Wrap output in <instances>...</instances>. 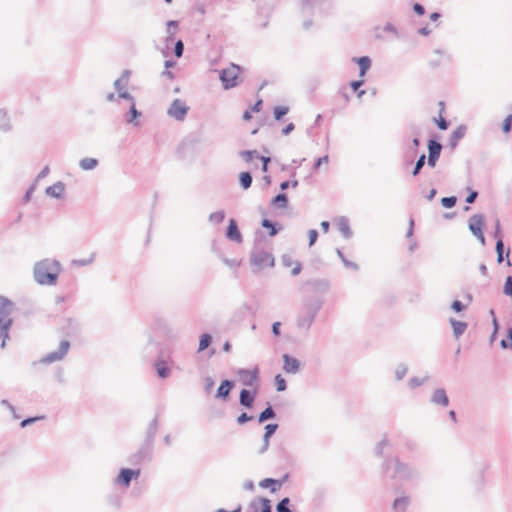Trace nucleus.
<instances>
[{"mask_svg":"<svg viewBox=\"0 0 512 512\" xmlns=\"http://www.w3.org/2000/svg\"><path fill=\"white\" fill-rule=\"evenodd\" d=\"M61 271L57 260L44 259L34 266V278L41 285H55Z\"/></svg>","mask_w":512,"mask_h":512,"instance_id":"obj_1","label":"nucleus"},{"mask_svg":"<svg viewBox=\"0 0 512 512\" xmlns=\"http://www.w3.org/2000/svg\"><path fill=\"white\" fill-rule=\"evenodd\" d=\"M14 311V304L6 297L0 296V340L1 347L5 346L6 339L9 338L8 330L12 326V313Z\"/></svg>","mask_w":512,"mask_h":512,"instance_id":"obj_2","label":"nucleus"},{"mask_svg":"<svg viewBox=\"0 0 512 512\" xmlns=\"http://www.w3.org/2000/svg\"><path fill=\"white\" fill-rule=\"evenodd\" d=\"M220 80L225 89H230L238 85L241 80V68L236 64H230L220 73Z\"/></svg>","mask_w":512,"mask_h":512,"instance_id":"obj_3","label":"nucleus"},{"mask_svg":"<svg viewBox=\"0 0 512 512\" xmlns=\"http://www.w3.org/2000/svg\"><path fill=\"white\" fill-rule=\"evenodd\" d=\"M239 381L247 387L253 390H258L259 383V368L254 367L253 369H241L237 372Z\"/></svg>","mask_w":512,"mask_h":512,"instance_id":"obj_4","label":"nucleus"},{"mask_svg":"<svg viewBox=\"0 0 512 512\" xmlns=\"http://www.w3.org/2000/svg\"><path fill=\"white\" fill-rule=\"evenodd\" d=\"M251 261L258 268H267L274 265L273 256L264 250H257L252 254Z\"/></svg>","mask_w":512,"mask_h":512,"instance_id":"obj_5","label":"nucleus"},{"mask_svg":"<svg viewBox=\"0 0 512 512\" xmlns=\"http://www.w3.org/2000/svg\"><path fill=\"white\" fill-rule=\"evenodd\" d=\"M483 228H484L483 216L473 215L469 219V229L480 240L481 244L485 243V238L483 235Z\"/></svg>","mask_w":512,"mask_h":512,"instance_id":"obj_6","label":"nucleus"},{"mask_svg":"<svg viewBox=\"0 0 512 512\" xmlns=\"http://www.w3.org/2000/svg\"><path fill=\"white\" fill-rule=\"evenodd\" d=\"M240 155L243 158V160L247 163L252 162L256 158L260 159L262 161V171H268V164L271 161L269 157L259 156L256 150L243 151L241 152Z\"/></svg>","mask_w":512,"mask_h":512,"instance_id":"obj_7","label":"nucleus"},{"mask_svg":"<svg viewBox=\"0 0 512 512\" xmlns=\"http://www.w3.org/2000/svg\"><path fill=\"white\" fill-rule=\"evenodd\" d=\"M428 150H429L428 164L431 167H434L436 165V162H437L439 156H440L442 146L438 142H436L434 140H430L428 143Z\"/></svg>","mask_w":512,"mask_h":512,"instance_id":"obj_8","label":"nucleus"},{"mask_svg":"<svg viewBox=\"0 0 512 512\" xmlns=\"http://www.w3.org/2000/svg\"><path fill=\"white\" fill-rule=\"evenodd\" d=\"M139 475L140 470L122 469L116 481L117 483L122 484L125 487H128L131 479L133 477H138Z\"/></svg>","mask_w":512,"mask_h":512,"instance_id":"obj_9","label":"nucleus"},{"mask_svg":"<svg viewBox=\"0 0 512 512\" xmlns=\"http://www.w3.org/2000/svg\"><path fill=\"white\" fill-rule=\"evenodd\" d=\"M168 113L176 119H182L187 113V107L180 100H175L170 106Z\"/></svg>","mask_w":512,"mask_h":512,"instance_id":"obj_10","label":"nucleus"},{"mask_svg":"<svg viewBox=\"0 0 512 512\" xmlns=\"http://www.w3.org/2000/svg\"><path fill=\"white\" fill-rule=\"evenodd\" d=\"M226 236L228 239L235 241V242H241L242 236L238 229L237 223L234 219L229 220V225L227 228Z\"/></svg>","mask_w":512,"mask_h":512,"instance_id":"obj_11","label":"nucleus"},{"mask_svg":"<svg viewBox=\"0 0 512 512\" xmlns=\"http://www.w3.org/2000/svg\"><path fill=\"white\" fill-rule=\"evenodd\" d=\"M284 365L283 369L287 373H296L299 369L300 363L296 358L290 357L289 355H283Z\"/></svg>","mask_w":512,"mask_h":512,"instance_id":"obj_12","label":"nucleus"},{"mask_svg":"<svg viewBox=\"0 0 512 512\" xmlns=\"http://www.w3.org/2000/svg\"><path fill=\"white\" fill-rule=\"evenodd\" d=\"M257 394V390L249 391L246 389L241 390L240 392V403L245 407H252L253 402L255 400Z\"/></svg>","mask_w":512,"mask_h":512,"instance_id":"obj_13","label":"nucleus"},{"mask_svg":"<svg viewBox=\"0 0 512 512\" xmlns=\"http://www.w3.org/2000/svg\"><path fill=\"white\" fill-rule=\"evenodd\" d=\"M69 349V342L62 341L60 344V351L56 353H51L44 359L45 362H53L56 360H60L67 353Z\"/></svg>","mask_w":512,"mask_h":512,"instance_id":"obj_14","label":"nucleus"},{"mask_svg":"<svg viewBox=\"0 0 512 512\" xmlns=\"http://www.w3.org/2000/svg\"><path fill=\"white\" fill-rule=\"evenodd\" d=\"M432 401L437 405L446 407L449 404V398L444 389H437L434 391Z\"/></svg>","mask_w":512,"mask_h":512,"instance_id":"obj_15","label":"nucleus"},{"mask_svg":"<svg viewBox=\"0 0 512 512\" xmlns=\"http://www.w3.org/2000/svg\"><path fill=\"white\" fill-rule=\"evenodd\" d=\"M465 134H466L465 126L461 125V126L457 127L450 136V146L452 148H455L458 145L459 141L465 136Z\"/></svg>","mask_w":512,"mask_h":512,"instance_id":"obj_16","label":"nucleus"},{"mask_svg":"<svg viewBox=\"0 0 512 512\" xmlns=\"http://www.w3.org/2000/svg\"><path fill=\"white\" fill-rule=\"evenodd\" d=\"M232 387H233V384H232L231 381L224 380L220 384V386H219V388L217 390L216 397L222 398L223 400H226L228 398V396H229V393H230Z\"/></svg>","mask_w":512,"mask_h":512,"instance_id":"obj_17","label":"nucleus"},{"mask_svg":"<svg viewBox=\"0 0 512 512\" xmlns=\"http://www.w3.org/2000/svg\"><path fill=\"white\" fill-rule=\"evenodd\" d=\"M357 63L360 68V77L363 78L371 66V60L369 57L363 56L357 59Z\"/></svg>","mask_w":512,"mask_h":512,"instance_id":"obj_18","label":"nucleus"},{"mask_svg":"<svg viewBox=\"0 0 512 512\" xmlns=\"http://www.w3.org/2000/svg\"><path fill=\"white\" fill-rule=\"evenodd\" d=\"M451 325H452L453 332L456 337H459L460 335H462L465 332V330L467 329V323L462 322V321H457V320L452 319Z\"/></svg>","mask_w":512,"mask_h":512,"instance_id":"obj_19","label":"nucleus"},{"mask_svg":"<svg viewBox=\"0 0 512 512\" xmlns=\"http://www.w3.org/2000/svg\"><path fill=\"white\" fill-rule=\"evenodd\" d=\"M259 485L262 488L271 487V491L275 492L277 490V488L280 487L281 483L279 481H277V480H274V479H271V478H266V479L262 480L259 483Z\"/></svg>","mask_w":512,"mask_h":512,"instance_id":"obj_20","label":"nucleus"},{"mask_svg":"<svg viewBox=\"0 0 512 512\" xmlns=\"http://www.w3.org/2000/svg\"><path fill=\"white\" fill-rule=\"evenodd\" d=\"M278 425L277 424H268L265 427V434H264V449H266L269 445V438L274 434L276 431Z\"/></svg>","mask_w":512,"mask_h":512,"instance_id":"obj_21","label":"nucleus"},{"mask_svg":"<svg viewBox=\"0 0 512 512\" xmlns=\"http://www.w3.org/2000/svg\"><path fill=\"white\" fill-rule=\"evenodd\" d=\"M98 164V161L94 158H84L80 161V167L83 170H92Z\"/></svg>","mask_w":512,"mask_h":512,"instance_id":"obj_22","label":"nucleus"},{"mask_svg":"<svg viewBox=\"0 0 512 512\" xmlns=\"http://www.w3.org/2000/svg\"><path fill=\"white\" fill-rule=\"evenodd\" d=\"M46 191L51 196L59 197L64 192V186L61 183H57L53 186L48 187Z\"/></svg>","mask_w":512,"mask_h":512,"instance_id":"obj_23","label":"nucleus"},{"mask_svg":"<svg viewBox=\"0 0 512 512\" xmlns=\"http://www.w3.org/2000/svg\"><path fill=\"white\" fill-rule=\"evenodd\" d=\"M240 184L244 189H248L252 183V177L249 172H242L240 174Z\"/></svg>","mask_w":512,"mask_h":512,"instance_id":"obj_24","label":"nucleus"},{"mask_svg":"<svg viewBox=\"0 0 512 512\" xmlns=\"http://www.w3.org/2000/svg\"><path fill=\"white\" fill-rule=\"evenodd\" d=\"M156 370L160 377L165 378L168 376L169 369L164 361L156 363Z\"/></svg>","mask_w":512,"mask_h":512,"instance_id":"obj_25","label":"nucleus"},{"mask_svg":"<svg viewBox=\"0 0 512 512\" xmlns=\"http://www.w3.org/2000/svg\"><path fill=\"white\" fill-rule=\"evenodd\" d=\"M210 343H211V336L209 334H203L201 336L200 342H199V351H203L206 348H208Z\"/></svg>","mask_w":512,"mask_h":512,"instance_id":"obj_26","label":"nucleus"},{"mask_svg":"<svg viewBox=\"0 0 512 512\" xmlns=\"http://www.w3.org/2000/svg\"><path fill=\"white\" fill-rule=\"evenodd\" d=\"M209 219L213 223H221L225 219V213L224 211H216L210 215Z\"/></svg>","mask_w":512,"mask_h":512,"instance_id":"obj_27","label":"nucleus"},{"mask_svg":"<svg viewBox=\"0 0 512 512\" xmlns=\"http://www.w3.org/2000/svg\"><path fill=\"white\" fill-rule=\"evenodd\" d=\"M503 293L512 298V276H508L506 278L505 284L503 286Z\"/></svg>","mask_w":512,"mask_h":512,"instance_id":"obj_28","label":"nucleus"},{"mask_svg":"<svg viewBox=\"0 0 512 512\" xmlns=\"http://www.w3.org/2000/svg\"><path fill=\"white\" fill-rule=\"evenodd\" d=\"M273 204L278 207H286L287 197L285 194H279L273 199Z\"/></svg>","mask_w":512,"mask_h":512,"instance_id":"obj_29","label":"nucleus"},{"mask_svg":"<svg viewBox=\"0 0 512 512\" xmlns=\"http://www.w3.org/2000/svg\"><path fill=\"white\" fill-rule=\"evenodd\" d=\"M434 122L441 130H446L448 128V122L445 120L443 114H439L437 118H434Z\"/></svg>","mask_w":512,"mask_h":512,"instance_id":"obj_30","label":"nucleus"},{"mask_svg":"<svg viewBox=\"0 0 512 512\" xmlns=\"http://www.w3.org/2000/svg\"><path fill=\"white\" fill-rule=\"evenodd\" d=\"M274 411L271 407L266 408L259 416V422L262 423L269 418L274 417Z\"/></svg>","mask_w":512,"mask_h":512,"instance_id":"obj_31","label":"nucleus"},{"mask_svg":"<svg viewBox=\"0 0 512 512\" xmlns=\"http://www.w3.org/2000/svg\"><path fill=\"white\" fill-rule=\"evenodd\" d=\"M262 226L269 230L270 236H275L277 234V229L275 228V225L268 219H264L262 221Z\"/></svg>","mask_w":512,"mask_h":512,"instance_id":"obj_32","label":"nucleus"},{"mask_svg":"<svg viewBox=\"0 0 512 512\" xmlns=\"http://www.w3.org/2000/svg\"><path fill=\"white\" fill-rule=\"evenodd\" d=\"M275 385L277 391H284L286 389V381L280 374L275 377Z\"/></svg>","mask_w":512,"mask_h":512,"instance_id":"obj_33","label":"nucleus"},{"mask_svg":"<svg viewBox=\"0 0 512 512\" xmlns=\"http://www.w3.org/2000/svg\"><path fill=\"white\" fill-rule=\"evenodd\" d=\"M288 112V108L284 106H277L274 109L275 119L280 120Z\"/></svg>","mask_w":512,"mask_h":512,"instance_id":"obj_34","label":"nucleus"},{"mask_svg":"<svg viewBox=\"0 0 512 512\" xmlns=\"http://www.w3.org/2000/svg\"><path fill=\"white\" fill-rule=\"evenodd\" d=\"M503 348H512V328L508 330L507 337L501 341Z\"/></svg>","mask_w":512,"mask_h":512,"instance_id":"obj_35","label":"nucleus"},{"mask_svg":"<svg viewBox=\"0 0 512 512\" xmlns=\"http://www.w3.org/2000/svg\"><path fill=\"white\" fill-rule=\"evenodd\" d=\"M288 504H289L288 498L282 499L279 502V504L277 505L278 512H291L290 509L288 508Z\"/></svg>","mask_w":512,"mask_h":512,"instance_id":"obj_36","label":"nucleus"},{"mask_svg":"<svg viewBox=\"0 0 512 512\" xmlns=\"http://www.w3.org/2000/svg\"><path fill=\"white\" fill-rule=\"evenodd\" d=\"M338 229L342 232L344 236H348L350 234V228L346 221L340 220L338 223Z\"/></svg>","mask_w":512,"mask_h":512,"instance_id":"obj_37","label":"nucleus"},{"mask_svg":"<svg viewBox=\"0 0 512 512\" xmlns=\"http://www.w3.org/2000/svg\"><path fill=\"white\" fill-rule=\"evenodd\" d=\"M441 202L445 208H452L456 203V198L455 197H444V198H442Z\"/></svg>","mask_w":512,"mask_h":512,"instance_id":"obj_38","label":"nucleus"},{"mask_svg":"<svg viewBox=\"0 0 512 512\" xmlns=\"http://www.w3.org/2000/svg\"><path fill=\"white\" fill-rule=\"evenodd\" d=\"M511 127H512V115L510 114L504 119L502 128L505 133H509L511 131Z\"/></svg>","mask_w":512,"mask_h":512,"instance_id":"obj_39","label":"nucleus"},{"mask_svg":"<svg viewBox=\"0 0 512 512\" xmlns=\"http://www.w3.org/2000/svg\"><path fill=\"white\" fill-rule=\"evenodd\" d=\"M425 155H421L420 158L418 159V161L416 162V165H415V168H414V171H413V175H417L420 171V169L424 166V163H425Z\"/></svg>","mask_w":512,"mask_h":512,"instance_id":"obj_40","label":"nucleus"},{"mask_svg":"<svg viewBox=\"0 0 512 512\" xmlns=\"http://www.w3.org/2000/svg\"><path fill=\"white\" fill-rule=\"evenodd\" d=\"M286 265H287V266H289V267H291V273H292L293 275H297V274H299V273H300V271H301V268H302V267H301V264H300L299 262H295V263L288 262Z\"/></svg>","mask_w":512,"mask_h":512,"instance_id":"obj_41","label":"nucleus"},{"mask_svg":"<svg viewBox=\"0 0 512 512\" xmlns=\"http://www.w3.org/2000/svg\"><path fill=\"white\" fill-rule=\"evenodd\" d=\"M44 419V416H36V417H31V418H27V419H24L22 422H21V427L24 428L26 427L27 425L29 424H32L38 420H42Z\"/></svg>","mask_w":512,"mask_h":512,"instance_id":"obj_42","label":"nucleus"},{"mask_svg":"<svg viewBox=\"0 0 512 512\" xmlns=\"http://www.w3.org/2000/svg\"><path fill=\"white\" fill-rule=\"evenodd\" d=\"M258 512V511H255ZM259 512H271L270 501L268 499L261 500V507Z\"/></svg>","mask_w":512,"mask_h":512,"instance_id":"obj_43","label":"nucleus"},{"mask_svg":"<svg viewBox=\"0 0 512 512\" xmlns=\"http://www.w3.org/2000/svg\"><path fill=\"white\" fill-rule=\"evenodd\" d=\"M184 45L181 40H179L175 45V55L177 57H181L183 54Z\"/></svg>","mask_w":512,"mask_h":512,"instance_id":"obj_44","label":"nucleus"},{"mask_svg":"<svg viewBox=\"0 0 512 512\" xmlns=\"http://www.w3.org/2000/svg\"><path fill=\"white\" fill-rule=\"evenodd\" d=\"M496 250H497V254H498V261L501 262L503 260V256H502V253H503V243L501 240H499L496 244Z\"/></svg>","mask_w":512,"mask_h":512,"instance_id":"obj_45","label":"nucleus"},{"mask_svg":"<svg viewBox=\"0 0 512 512\" xmlns=\"http://www.w3.org/2000/svg\"><path fill=\"white\" fill-rule=\"evenodd\" d=\"M308 236H309V245L312 246L317 240L318 233L316 230H310Z\"/></svg>","mask_w":512,"mask_h":512,"instance_id":"obj_46","label":"nucleus"},{"mask_svg":"<svg viewBox=\"0 0 512 512\" xmlns=\"http://www.w3.org/2000/svg\"><path fill=\"white\" fill-rule=\"evenodd\" d=\"M252 419V416H249L247 413H242L238 418L237 422L239 424H244Z\"/></svg>","mask_w":512,"mask_h":512,"instance_id":"obj_47","label":"nucleus"},{"mask_svg":"<svg viewBox=\"0 0 512 512\" xmlns=\"http://www.w3.org/2000/svg\"><path fill=\"white\" fill-rule=\"evenodd\" d=\"M452 309L456 312H461L464 309V306L459 300H455L452 303Z\"/></svg>","mask_w":512,"mask_h":512,"instance_id":"obj_48","label":"nucleus"},{"mask_svg":"<svg viewBox=\"0 0 512 512\" xmlns=\"http://www.w3.org/2000/svg\"><path fill=\"white\" fill-rule=\"evenodd\" d=\"M364 83V79L361 78L360 80L358 81H353L351 82V88L353 89V91H357Z\"/></svg>","mask_w":512,"mask_h":512,"instance_id":"obj_49","label":"nucleus"},{"mask_svg":"<svg viewBox=\"0 0 512 512\" xmlns=\"http://www.w3.org/2000/svg\"><path fill=\"white\" fill-rule=\"evenodd\" d=\"M329 161L328 156L320 157L317 162L315 163V168H319L322 164H327Z\"/></svg>","mask_w":512,"mask_h":512,"instance_id":"obj_50","label":"nucleus"},{"mask_svg":"<svg viewBox=\"0 0 512 512\" xmlns=\"http://www.w3.org/2000/svg\"><path fill=\"white\" fill-rule=\"evenodd\" d=\"M413 10L418 14V15H423L425 10H424V7L418 3L414 4L413 6Z\"/></svg>","mask_w":512,"mask_h":512,"instance_id":"obj_51","label":"nucleus"},{"mask_svg":"<svg viewBox=\"0 0 512 512\" xmlns=\"http://www.w3.org/2000/svg\"><path fill=\"white\" fill-rule=\"evenodd\" d=\"M280 322H275L272 326V332L275 336H279L280 335Z\"/></svg>","mask_w":512,"mask_h":512,"instance_id":"obj_52","label":"nucleus"},{"mask_svg":"<svg viewBox=\"0 0 512 512\" xmlns=\"http://www.w3.org/2000/svg\"><path fill=\"white\" fill-rule=\"evenodd\" d=\"M130 113H131L130 121L135 120L139 115L134 105L131 106Z\"/></svg>","mask_w":512,"mask_h":512,"instance_id":"obj_53","label":"nucleus"},{"mask_svg":"<svg viewBox=\"0 0 512 512\" xmlns=\"http://www.w3.org/2000/svg\"><path fill=\"white\" fill-rule=\"evenodd\" d=\"M477 197V192L473 191L469 194V196L466 198L467 203H473Z\"/></svg>","mask_w":512,"mask_h":512,"instance_id":"obj_54","label":"nucleus"},{"mask_svg":"<svg viewBox=\"0 0 512 512\" xmlns=\"http://www.w3.org/2000/svg\"><path fill=\"white\" fill-rule=\"evenodd\" d=\"M294 129V125L292 123L288 124L284 129H283V134L284 135H287L289 132H291L292 130Z\"/></svg>","mask_w":512,"mask_h":512,"instance_id":"obj_55","label":"nucleus"},{"mask_svg":"<svg viewBox=\"0 0 512 512\" xmlns=\"http://www.w3.org/2000/svg\"><path fill=\"white\" fill-rule=\"evenodd\" d=\"M262 106V100H259L255 103V105L252 108V111L259 112Z\"/></svg>","mask_w":512,"mask_h":512,"instance_id":"obj_56","label":"nucleus"},{"mask_svg":"<svg viewBox=\"0 0 512 512\" xmlns=\"http://www.w3.org/2000/svg\"><path fill=\"white\" fill-rule=\"evenodd\" d=\"M438 107H439V114H444L445 109H446L445 102L440 101V102L438 103Z\"/></svg>","mask_w":512,"mask_h":512,"instance_id":"obj_57","label":"nucleus"},{"mask_svg":"<svg viewBox=\"0 0 512 512\" xmlns=\"http://www.w3.org/2000/svg\"><path fill=\"white\" fill-rule=\"evenodd\" d=\"M321 228L324 233H327L329 230V222H327V221L321 222Z\"/></svg>","mask_w":512,"mask_h":512,"instance_id":"obj_58","label":"nucleus"},{"mask_svg":"<svg viewBox=\"0 0 512 512\" xmlns=\"http://www.w3.org/2000/svg\"><path fill=\"white\" fill-rule=\"evenodd\" d=\"M251 118H252L251 112L250 111H245L244 114H243V119L246 120V121H249Z\"/></svg>","mask_w":512,"mask_h":512,"instance_id":"obj_59","label":"nucleus"},{"mask_svg":"<svg viewBox=\"0 0 512 512\" xmlns=\"http://www.w3.org/2000/svg\"><path fill=\"white\" fill-rule=\"evenodd\" d=\"M439 17H440V14L436 13V12H434L430 15V19L433 21H437L439 19Z\"/></svg>","mask_w":512,"mask_h":512,"instance_id":"obj_60","label":"nucleus"},{"mask_svg":"<svg viewBox=\"0 0 512 512\" xmlns=\"http://www.w3.org/2000/svg\"><path fill=\"white\" fill-rule=\"evenodd\" d=\"M213 385H214L213 381L211 379H208L207 384H206V389L207 390L212 389Z\"/></svg>","mask_w":512,"mask_h":512,"instance_id":"obj_61","label":"nucleus"},{"mask_svg":"<svg viewBox=\"0 0 512 512\" xmlns=\"http://www.w3.org/2000/svg\"><path fill=\"white\" fill-rule=\"evenodd\" d=\"M449 416H450V418H451V420H452L453 422H456V413H455V411L451 410V411L449 412Z\"/></svg>","mask_w":512,"mask_h":512,"instance_id":"obj_62","label":"nucleus"},{"mask_svg":"<svg viewBox=\"0 0 512 512\" xmlns=\"http://www.w3.org/2000/svg\"><path fill=\"white\" fill-rule=\"evenodd\" d=\"M93 260V257L89 258L88 260L79 261L80 264L85 265L91 263Z\"/></svg>","mask_w":512,"mask_h":512,"instance_id":"obj_63","label":"nucleus"},{"mask_svg":"<svg viewBox=\"0 0 512 512\" xmlns=\"http://www.w3.org/2000/svg\"><path fill=\"white\" fill-rule=\"evenodd\" d=\"M420 33L423 34V35H428L430 33V31L427 28H422L420 30Z\"/></svg>","mask_w":512,"mask_h":512,"instance_id":"obj_64","label":"nucleus"}]
</instances>
